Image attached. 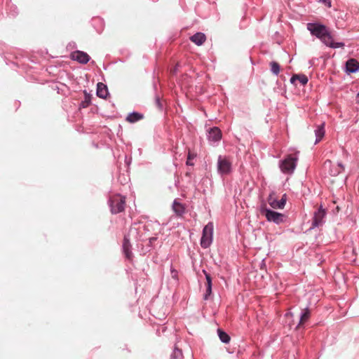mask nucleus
<instances>
[{
    "label": "nucleus",
    "mask_w": 359,
    "mask_h": 359,
    "mask_svg": "<svg viewBox=\"0 0 359 359\" xmlns=\"http://www.w3.org/2000/svg\"><path fill=\"white\" fill-rule=\"evenodd\" d=\"M260 212L265 216L268 222H273L277 225L283 223L285 220V215L268 208L266 205L260 206Z\"/></svg>",
    "instance_id": "obj_3"
},
{
    "label": "nucleus",
    "mask_w": 359,
    "mask_h": 359,
    "mask_svg": "<svg viewBox=\"0 0 359 359\" xmlns=\"http://www.w3.org/2000/svg\"><path fill=\"white\" fill-rule=\"evenodd\" d=\"M359 71V62L355 59H349L346 62V72L348 74L355 73Z\"/></svg>",
    "instance_id": "obj_13"
},
{
    "label": "nucleus",
    "mask_w": 359,
    "mask_h": 359,
    "mask_svg": "<svg viewBox=\"0 0 359 359\" xmlns=\"http://www.w3.org/2000/svg\"><path fill=\"white\" fill-rule=\"evenodd\" d=\"M155 102H156V104L157 105V107L160 109H163V104L161 102V100H160V97L158 96H156V98H155Z\"/></svg>",
    "instance_id": "obj_27"
},
{
    "label": "nucleus",
    "mask_w": 359,
    "mask_h": 359,
    "mask_svg": "<svg viewBox=\"0 0 359 359\" xmlns=\"http://www.w3.org/2000/svg\"><path fill=\"white\" fill-rule=\"evenodd\" d=\"M207 138L212 144L218 143L222 139L221 130L218 127L210 128L208 131Z\"/></svg>",
    "instance_id": "obj_8"
},
{
    "label": "nucleus",
    "mask_w": 359,
    "mask_h": 359,
    "mask_svg": "<svg viewBox=\"0 0 359 359\" xmlns=\"http://www.w3.org/2000/svg\"><path fill=\"white\" fill-rule=\"evenodd\" d=\"M196 156V155L195 154H192L190 151H189L188 155H187V160L186 161L187 165H191V166L194 165V163L191 162V160L195 158Z\"/></svg>",
    "instance_id": "obj_26"
},
{
    "label": "nucleus",
    "mask_w": 359,
    "mask_h": 359,
    "mask_svg": "<svg viewBox=\"0 0 359 359\" xmlns=\"http://www.w3.org/2000/svg\"><path fill=\"white\" fill-rule=\"evenodd\" d=\"M297 77L296 74H294V75L290 78V83H291L292 84H294H294H295L296 81H297Z\"/></svg>",
    "instance_id": "obj_30"
},
{
    "label": "nucleus",
    "mask_w": 359,
    "mask_h": 359,
    "mask_svg": "<svg viewBox=\"0 0 359 359\" xmlns=\"http://www.w3.org/2000/svg\"><path fill=\"white\" fill-rule=\"evenodd\" d=\"M11 9H13V10L10 11V15L15 17L18 14L17 7H15L14 6H11Z\"/></svg>",
    "instance_id": "obj_29"
},
{
    "label": "nucleus",
    "mask_w": 359,
    "mask_h": 359,
    "mask_svg": "<svg viewBox=\"0 0 359 359\" xmlns=\"http://www.w3.org/2000/svg\"><path fill=\"white\" fill-rule=\"evenodd\" d=\"M325 45L332 48H343L345 46L344 42H334L332 39V40L327 39Z\"/></svg>",
    "instance_id": "obj_22"
},
{
    "label": "nucleus",
    "mask_w": 359,
    "mask_h": 359,
    "mask_svg": "<svg viewBox=\"0 0 359 359\" xmlns=\"http://www.w3.org/2000/svg\"><path fill=\"white\" fill-rule=\"evenodd\" d=\"M108 204L112 214L120 213L125 209L126 198L120 194L114 195L109 198Z\"/></svg>",
    "instance_id": "obj_4"
},
{
    "label": "nucleus",
    "mask_w": 359,
    "mask_h": 359,
    "mask_svg": "<svg viewBox=\"0 0 359 359\" xmlns=\"http://www.w3.org/2000/svg\"><path fill=\"white\" fill-rule=\"evenodd\" d=\"M339 173H341V170L339 169H331L330 171V174L332 176L338 175Z\"/></svg>",
    "instance_id": "obj_28"
},
{
    "label": "nucleus",
    "mask_w": 359,
    "mask_h": 359,
    "mask_svg": "<svg viewBox=\"0 0 359 359\" xmlns=\"http://www.w3.org/2000/svg\"><path fill=\"white\" fill-rule=\"evenodd\" d=\"M357 101L359 103V92L357 94Z\"/></svg>",
    "instance_id": "obj_39"
},
{
    "label": "nucleus",
    "mask_w": 359,
    "mask_h": 359,
    "mask_svg": "<svg viewBox=\"0 0 359 359\" xmlns=\"http://www.w3.org/2000/svg\"><path fill=\"white\" fill-rule=\"evenodd\" d=\"M96 95L100 98L106 99L109 95L107 85L102 82L97 83Z\"/></svg>",
    "instance_id": "obj_14"
},
{
    "label": "nucleus",
    "mask_w": 359,
    "mask_h": 359,
    "mask_svg": "<svg viewBox=\"0 0 359 359\" xmlns=\"http://www.w3.org/2000/svg\"><path fill=\"white\" fill-rule=\"evenodd\" d=\"M287 201V195L284 194L282 196L280 200H277L276 198H273L271 196H269L268 201L271 208L274 209H283Z\"/></svg>",
    "instance_id": "obj_12"
},
{
    "label": "nucleus",
    "mask_w": 359,
    "mask_h": 359,
    "mask_svg": "<svg viewBox=\"0 0 359 359\" xmlns=\"http://www.w3.org/2000/svg\"><path fill=\"white\" fill-rule=\"evenodd\" d=\"M270 67L272 74L277 76L280 72V65L277 62L272 61L270 62Z\"/></svg>",
    "instance_id": "obj_23"
},
{
    "label": "nucleus",
    "mask_w": 359,
    "mask_h": 359,
    "mask_svg": "<svg viewBox=\"0 0 359 359\" xmlns=\"http://www.w3.org/2000/svg\"><path fill=\"white\" fill-rule=\"evenodd\" d=\"M320 1H322V2H324V3H326L327 1H328V4H329L330 5V4H331V3H330V0H320Z\"/></svg>",
    "instance_id": "obj_38"
},
{
    "label": "nucleus",
    "mask_w": 359,
    "mask_h": 359,
    "mask_svg": "<svg viewBox=\"0 0 359 359\" xmlns=\"http://www.w3.org/2000/svg\"><path fill=\"white\" fill-rule=\"evenodd\" d=\"M314 133L316 136L315 144H318L319 142L322 140V139L325 136V123H322L321 124L317 126L316 128L314 130Z\"/></svg>",
    "instance_id": "obj_16"
},
{
    "label": "nucleus",
    "mask_w": 359,
    "mask_h": 359,
    "mask_svg": "<svg viewBox=\"0 0 359 359\" xmlns=\"http://www.w3.org/2000/svg\"><path fill=\"white\" fill-rule=\"evenodd\" d=\"M205 39L206 36L202 32H197L190 37V40L197 46H201Z\"/></svg>",
    "instance_id": "obj_18"
},
{
    "label": "nucleus",
    "mask_w": 359,
    "mask_h": 359,
    "mask_svg": "<svg viewBox=\"0 0 359 359\" xmlns=\"http://www.w3.org/2000/svg\"><path fill=\"white\" fill-rule=\"evenodd\" d=\"M217 172L221 175H226L231 172L232 169L231 162L226 157L219 156L217 159Z\"/></svg>",
    "instance_id": "obj_6"
},
{
    "label": "nucleus",
    "mask_w": 359,
    "mask_h": 359,
    "mask_svg": "<svg viewBox=\"0 0 359 359\" xmlns=\"http://www.w3.org/2000/svg\"><path fill=\"white\" fill-rule=\"evenodd\" d=\"M337 165L339 168V170H341V172L344 169V165H343V163L341 162H338Z\"/></svg>",
    "instance_id": "obj_31"
},
{
    "label": "nucleus",
    "mask_w": 359,
    "mask_h": 359,
    "mask_svg": "<svg viewBox=\"0 0 359 359\" xmlns=\"http://www.w3.org/2000/svg\"><path fill=\"white\" fill-rule=\"evenodd\" d=\"M326 214V210L320 205L319 208L314 212L311 229H314L323 225L325 223L324 219Z\"/></svg>",
    "instance_id": "obj_7"
},
{
    "label": "nucleus",
    "mask_w": 359,
    "mask_h": 359,
    "mask_svg": "<svg viewBox=\"0 0 359 359\" xmlns=\"http://www.w3.org/2000/svg\"><path fill=\"white\" fill-rule=\"evenodd\" d=\"M171 273H172V278H175L177 275V271L175 269H172L171 270Z\"/></svg>",
    "instance_id": "obj_34"
},
{
    "label": "nucleus",
    "mask_w": 359,
    "mask_h": 359,
    "mask_svg": "<svg viewBox=\"0 0 359 359\" xmlns=\"http://www.w3.org/2000/svg\"><path fill=\"white\" fill-rule=\"evenodd\" d=\"M309 317H310V310L308 307H306L304 309H302V311L300 313L299 321V323H298L297 327L300 326L301 324L306 322L309 318Z\"/></svg>",
    "instance_id": "obj_19"
},
{
    "label": "nucleus",
    "mask_w": 359,
    "mask_h": 359,
    "mask_svg": "<svg viewBox=\"0 0 359 359\" xmlns=\"http://www.w3.org/2000/svg\"><path fill=\"white\" fill-rule=\"evenodd\" d=\"M179 67H180V65H179V64H177V65H175V67H174V69H173V70H172V73H173V74H176V73H177V70H178Z\"/></svg>",
    "instance_id": "obj_35"
},
{
    "label": "nucleus",
    "mask_w": 359,
    "mask_h": 359,
    "mask_svg": "<svg viewBox=\"0 0 359 359\" xmlns=\"http://www.w3.org/2000/svg\"><path fill=\"white\" fill-rule=\"evenodd\" d=\"M142 228L144 231H149V225H143Z\"/></svg>",
    "instance_id": "obj_37"
},
{
    "label": "nucleus",
    "mask_w": 359,
    "mask_h": 359,
    "mask_svg": "<svg viewBox=\"0 0 359 359\" xmlns=\"http://www.w3.org/2000/svg\"><path fill=\"white\" fill-rule=\"evenodd\" d=\"M297 76V80L299 81V83L302 85V86H305L308 81H309V79H308V77L305 75V74H296Z\"/></svg>",
    "instance_id": "obj_25"
},
{
    "label": "nucleus",
    "mask_w": 359,
    "mask_h": 359,
    "mask_svg": "<svg viewBox=\"0 0 359 359\" xmlns=\"http://www.w3.org/2000/svg\"><path fill=\"white\" fill-rule=\"evenodd\" d=\"M332 164V161L330 160H327L325 162V166H327V165H331Z\"/></svg>",
    "instance_id": "obj_36"
},
{
    "label": "nucleus",
    "mask_w": 359,
    "mask_h": 359,
    "mask_svg": "<svg viewBox=\"0 0 359 359\" xmlns=\"http://www.w3.org/2000/svg\"><path fill=\"white\" fill-rule=\"evenodd\" d=\"M84 93V100L81 102L79 104L80 108H86L91 103V95L87 92L86 90H83Z\"/></svg>",
    "instance_id": "obj_20"
},
{
    "label": "nucleus",
    "mask_w": 359,
    "mask_h": 359,
    "mask_svg": "<svg viewBox=\"0 0 359 359\" xmlns=\"http://www.w3.org/2000/svg\"><path fill=\"white\" fill-rule=\"evenodd\" d=\"M122 249L126 258L130 261L132 260L133 254L132 252V245L130 243L129 234H126L124 236Z\"/></svg>",
    "instance_id": "obj_9"
},
{
    "label": "nucleus",
    "mask_w": 359,
    "mask_h": 359,
    "mask_svg": "<svg viewBox=\"0 0 359 359\" xmlns=\"http://www.w3.org/2000/svg\"><path fill=\"white\" fill-rule=\"evenodd\" d=\"M140 229V226L138 229H137L135 227H132L130 229V233H137V230Z\"/></svg>",
    "instance_id": "obj_33"
},
{
    "label": "nucleus",
    "mask_w": 359,
    "mask_h": 359,
    "mask_svg": "<svg viewBox=\"0 0 359 359\" xmlns=\"http://www.w3.org/2000/svg\"><path fill=\"white\" fill-rule=\"evenodd\" d=\"M202 272L205 275V280H206V284H205L206 290H205V292L203 294V299L208 300V299H209L210 297L212 294V278L211 275L209 273H208L205 269H203Z\"/></svg>",
    "instance_id": "obj_10"
},
{
    "label": "nucleus",
    "mask_w": 359,
    "mask_h": 359,
    "mask_svg": "<svg viewBox=\"0 0 359 359\" xmlns=\"http://www.w3.org/2000/svg\"><path fill=\"white\" fill-rule=\"evenodd\" d=\"M182 356V351L177 347H175L170 355V359H180Z\"/></svg>",
    "instance_id": "obj_24"
},
{
    "label": "nucleus",
    "mask_w": 359,
    "mask_h": 359,
    "mask_svg": "<svg viewBox=\"0 0 359 359\" xmlns=\"http://www.w3.org/2000/svg\"><path fill=\"white\" fill-rule=\"evenodd\" d=\"M71 57L73 60L83 65L87 64L90 60V57L86 52L81 50L74 51L71 54Z\"/></svg>",
    "instance_id": "obj_11"
},
{
    "label": "nucleus",
    "mask_w": 359,
    "mask_h": 359,
    "mask_svg": "<svg viewBox=\"0 0 359 359\" xmlns=\"http://www.w3.org/2000/svg\"><path fill=\"white\" fill-rule=\"evenodd\" d=\"M217 333L220 341L224 344H228L230 341L229 335L221 329L217 330Z\"/></svg>",
    "instance_id": "obj_21"
},
{
    "label": "nucleus",
    "mask_w": 359,
    "mask_h": 359,
    "mask_svg": "<svg viewBox=\"0 0 359 359\" xmlns=\"http://www.w3.org/2000/svg\"><path fill=\"white\" fill-rule=\"evenodd\" d=\"M172 209L175 214L179 217L182 216L185 212L184 205L182 203H180L177 201V199L174 200L172 205Z\"/></svg>",
    "instance_id": "obj_15"
},
{
    "label": "nucleus",
    "mask_w": 359,
    "mask_h": 359,
    "mask_svg": "<svg viewBox=\"0 0 359 359\" xmlns=\"http://www.w3.org/2000/svg\"><path fill=\"white\" fill-rule=\"evenodd\" d=\"M144 118V114L137 111H132L129 113L126 120L129 123H136Z\"/></svg>",
    "instance_id": "obj_17"
},
{
    "label": "nucleus",
    "mask_w": 359,
    "mask_h": 359,
    "mask_svg": "<svg viewBox=\"0 0 359 359\" xmlns=\"http://www.w3.org/2000/svg\"><path fill=\"white\" fill-rule=\"evenodd\" d=\"M213 224L210 222L203 229L201 238V245L203 248H208L212 242Z\"/></svg>",
    "instance_id": "obj_5"
},
{
    "label": "nucleus",
    "mask_w": 359,
    "mask_h": 359,
    "mask_svg": "<svg viewBox=\"0 0 359 359\" xmlns=\"http://www.w3.org/2000/svg\"><path fill=\"white\" fill-rule=\"evenodd\" d=\"M307 29L313 36L319 39L324 44L327 40H332V35L327 27L318 22H310L307 24Z\"/></svg>",
    "instance_id": "obj_1"
},
{
    "label": "nucleus",
    "mask_w": 359,
    "mask_h": 359,
    "mask_svg": "<svg viewBox=\"0 0 359 359\" xmlns=\"http://www.w3.org/2000/svg\"><path fill=\"white\" fill-rule=\"evenodd\" d=\"M297 155L289 154L284 159L279 161V168L281 172L286 175H292L297 164Z\"/></svg>",
    "instance_id": "obj_2"
},
{
    "label": "nucleus",
    "mask_w": 359,
    "mask_h": 359,
    "mask_svg": "<svg viewBox=\"0 0 359 359\" xmlns=\"http://www.w3.org/2000/svg\"><path fill=\"white\" fill-rule=\"evenodd\" d=\"M157 240L156 237H151L149 238V243L150 245L153 244L154 242H155Z\"/></svg>",
    "instance_id": "obj_32"
}]
</instances>
